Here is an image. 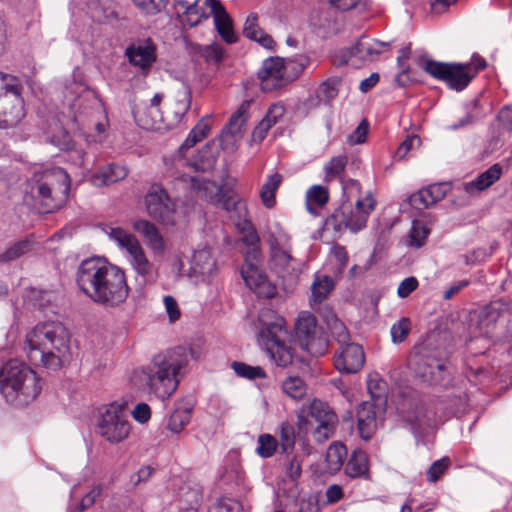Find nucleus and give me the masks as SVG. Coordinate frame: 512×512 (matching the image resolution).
Listing matches in <instances>:
<instances>
[{
	"label": "nucleus",
	"instance_id": "obj_1",
	"mask_svg": "<svg viewBox=\"0 0 512 512\" xmlns=\"http://www.w3.org/2000/svg\"><path fill=\"white\" fill-rule=\"evenodd\" d=\"M76 283L91 301L108 308L123 304L130 291L124 270L101 258L83 260Z\"/></svg>",
	"mask_w": 512,
	"mask_h": 512
},
{
	"label": "nucleus",
	"instance_id": "obj_2",
	"mask_svg": "<svg viewBox=\"0 0 512 512\" xmlns=\"http://www.w3.org/2000/svg\"><path fill=\"white\" fill-rule=\"evenodd\" d=\"M30 361L39 358L43 366L58 369L71 359L70 333L60 322H43L26 336Z\"/></svg>",
	"mask_w": 512,
	"mask_h": 512
},
{
	"label": "nucleus",
	"instance_id": "obj_3",
	"mask_svg": "<svg viewBox=\"0 0 512 512\" xmlns=\"http://www.w3.org/2000/svg\"><path fill=\"white\" fill-rule=\"evenodd\" d=\"M41 390V378L18 359L9 360L0 370V393L13 405H28L39 396Z\"/></svg>",
	"mask_w": 512,
	"mask_h": 512
},
{
	"label": "nucleus",
	"instance_id": "obj_4",
	"mask_svg": "<svg viewBox=\"0 0 512 512\" xmlns=\"http://www.w3.org/2000/svg\"><path fill=\"white\" fill-rule=\"evenodd\" d=\"M189 355H192L191 350L178 346L153 358L147 384L158 398H168L176 391L179 384L178 375L188 364Z\"/></svg>",
	"mask_w": 512,
	"mask_h": 512
},
{
	"label": "nucleus",
	"instance_id": "obj_5",
	"mask_svg": "<svg viewBox=\"0 0 512 512\" xmlns=\"http://www.w3.org/2000/svg\"><path fill=\"white\" fill-rule=\"evenodd\" d=\"M71 180L68 173L54 167L36 171L29 181L30 194L43 211L52 213L62 208L68 200Z\"/></svg>",
	"mask_w": 512,
	"mask_h": 512
},
{
	"label": "nucleus",
	"instance_id": "obj_6",
	"mask_svg": "<svg viewBox=\"0 0 512 512\" xmlns=\"http://www.w3.org/2000/svg\"><path fill=\"white\" fill-rule=\"evenodd\" d=\"M265 241L269 246L272 270L283 280H296L299 270L292 255L291 237L280 227H275L267 231Z\"/></svg>",
	"mask_w": 512,
	"mask_h": 512
},
{
	"label": "nucleus",
	"instance_id": "obj_7",
	"mask_svg": "<svg viewBox=\"0 0 512 512\" xmlns=\"http://www.w3.org/2000/svg\"><path fill=\"white\" fill-rule=\"evenodd\" d=\"M376 207V200L372 193H367L364 198H358L355 205L349 202H343L337 208L328 220V224L333 226L336 231L349 229L356 233L366 227L368 218Z\"/></svg>",
	"mask_w": 512,
	"mask_h": 512
},
{
	"label": "nucleus",
	"instance_id": "obj_8",
	"mask_svg": "<svg viewBox=\"0 0 512 512\" xmlns=\"http://www.w3.org/2000/svg\"><path fill=\"white\" fill-rule=\"evenodd\" d=\"M304 70V65L292 59L270 57L258 72L261 88L270 92L295 80Z\"/></svg>",
	"mask_w": 512,
	"mask_h": 512
},
{
	"label": "nucleus",
	"instance_id": "obj_9",
	"mask_svg": "<svg viewBox=\"0 0 512 512\" xmlns=\"http://www.w3.org/2000/svg\"><path fill=\"white\" fill-rule=\"evenodd\" d=\"M260 338L267 353L278 366L287 367L292 363L294 352L286 343L288 330L284 318L276 317L274 321L264 324L260 330Z\"/></svg>",
	"mask_w": 512,
	"mask_h": 512
},
{
	"label": "nucleus",
	"instance_id": "obj_10",
	"mask_svg": "<svg viewBox=\"0 0 512 512\" xmlns=\"http://www.w3.org/2000/svg\"><path fill=\"white\" fill-rule=\"evenodd\" d=\"M97 432L112 444L124 441L130 434L127 405L113 402L104 406L99 412Z\"/></svg>",
	"mask_w": 512,
	"mask_h": 512
},
{
	"label": "nucleus",
	"instance_id": "obj_11",
	"mask_svg": "<svg viewBox=\"0 0 512 512\" xmlns=\"http://www.w3.org/2000/svg\"><path fill=\"white\" fill-rule=\"evenodd\" d=\"M294 330L300 347L310 355L318 357L327 352V337L313 313L301 311L297 316Z\"/></svg>",
	"mask_w": 512,
	"mask_h": 512
},
{
	"label": "nucleus",
	"instance_id": "obj_12",
	"mask_svg": "<svg viewBox=\"0 0 512 512\" xmlns=\"http://www.w3.org/2000/svg\"><path fill=\"white\" fill-rule=\"evenodd\" d=\"M109 236L127 251L129 262L136 274L145 282H153L157 275L155 266L147 258L137 238L120 227L110 228Z\"/></svg>",
	"mask_w": 512,
	"mask_h": 512
},
{
	"label": "nucleus",
	"instance_id": "obj_13",
	"mask_svg": "<svg viewBox=\"0 0 512 512\" xmlns=\"http://www.w3.org/2000/svg\"><path fill=\"white\" fill-rule=\"evenodd\" d=\"M417 64L430 76L445 82L449 88L456 91H462L473 80L472 72H469L463 63H444L419 57Z\"/></svg>",
	"mask_w": 512,
	"mask_h": 512
},
{
	"label": "nucleus",
	"instance_id": "obj_14",
	"mask_svg": "<svg viewBox=\"0 0 512 512\" xmlns=\"http://www.w3.org/2000/svg\"><path fill=\"white\" fill-rule=\"evenodd\" d=\"M145 205L148 214L164 226H174L177 221L175 202L167 191L159 184L150 186L146 196Z\"/></svg>",
	"mask_w": 512,
	"mask_h": 512
},
{
	"label": "nucleus",
	"instance_id": "obj_15",
	"mask_svg": "<svg viewBox=\"0 0 512 512\" xmlns=\"http://www.w3.org/2000/svg\"><path fill=\"white\" fill-rule=\"evenodd\" d=\"M309 415L317 422L312 432L315 442L323 444L334 436L339 419L326 402L314 399L309 406Z\"/></svg>",
	"mask_w": 512,
	"mask_h": 512
},
{
	"label": "nucleus",
	"instance_id": "obj_16",
	"mask_svg": "<svg viewBox=\"0 0 512 512\" xmlns=\"http://www.w3.org/2000/svg\"><path fill=\"white\" fill-rule=\"evenodd\" d=\"M386 44L367 37H361L351 48L342 49L332 57L335 66H343L354 58L362 62L373 61L382 52Z\"/></svg>",
	"mask_w": 512,
	"mask_h": 512
},
{
	"label": "nucleus",
	"instance_id": "obj_17",
	"mask_svg": "<svg viewBox=\"0 0 512 512\" xmlns=\"http://www.w3.org/2000/svg\"><path fill=\"white\" fill-rule=\"evenodd\" d=\"M129 63L146 76L157 61V46L151 38L139 39L125 50Z\"/></svg>",
	"mask_w": 512,
	"mask_h": 512
},
{
	"label": "nucleus",
	"instance_id": "obj_18",
	"mask_svg": "<svg viewBox=\"0 0 512 512\" xmlns=\"http://www.w3.org/2000/svg\"><path fill=\"white\" fill-rule=\"evenodd\" d=\"M249 107L250 101H244L224 127L219 138L223 150L233 152L237 149L244 135L243 127L248 119Z\"/></svg>",
	"mask_w": 512,
	"mask_h": 512
},
{
	"label": "nucleus",
	"instance_id": "obj_19",
	"mask_svg": "<svg viewBox=\"0 0 512 512\" xmlns=\"http://www.w3.org/2000/svg\"><path fill=\"white\" fill-rule=\"evenodd\" d=\"M259 257V249L253 248L246 256V263L241 269V275L246 285L255 293L271 297L274 294V288L271 287L266 276L259 270L258 266L250 261V258L258 261Z\"/></svg>",
	"mask_w": 512,
	"mask_h": 512
},
{
	"label": "nucleus",
	"instance_id": "obj_20",
	"mask_svg": "<svg viewBox=\"0 0 512 512\" xmlns=\"http://www.w3.org/2000/svg\"><path fill=\"white\" fill-rule=\"evenodd\" d=\"M163 100L162 93H156L149 104L137 106L133 110L136 123L146 130H161L163 127V114L160 104Z\"/></svg>",
	"mask_w": 512,
	"mask_h": 512
},
{
	"label": "nucleus",
	"instance_id": "obj_21",
	"mask_svg": "<svg viewBox=\"0 0 512 512\" xmlns=\"http://www.w3.org/2000/svg\"><path fill=\"white\" fill-rule=\"evenodd\" d=\"M191 106V91L184 87L174 94L165 106L163 114L164 129L176 127L188 112Z\"/></svg>",
	"mask_w": 512,
	"mask_h": 512
},
{
	"label": "nucleus",
	"instance_id": "obj_22",
	"mask_svg": "<svg viewBox=\"0 0 512 512\" xmlns=\"http://www.w3.org/2000/svg\"><path fill=\"white\" fill-rule=\"evenodd\" d=\"M218 0H196L189 4L185 0H178L177 5L184 9L182 22L184 25L194 27L202 20L213 16Z\"/></svg>",
	"mask_w": 512,
	"mask_h": 512
},
{
	"label": "nucleus",
	"instance_id": "obj_23",
	"mask_svg": "<svg viewBox=\"0 0 512 512\" xmlns=\"http://www.w3.org/2000/svg\"><path fill=\"white\" fill-rule=\"evenodd\" d=\"M334 363L340 372L356 373L365 363L364 351L358 344H345L340 347V352L335 355Z\"/></svg>",
	"mask_w": 512,
	"mask_h": 512
},
{
	"label": "nucleus",
	"instance_id": "obj_24",
	"mask_svg": "<svg viewBox=\"0 0 512 512\" xmlns=\"http://www.w3.org/2000/svg\"><path fill=\"white\" fill-rule=\"evenodd\" d=\"M450 190L448 183H436L420 189L410 196V204L415 209H426L444 199Z\"/></svg>",
	"mask_w": 512,
	"mask_h": 512
},
{
	"label": "nucleus",
	"instance_id": "obj_25",
	"mask_svg": "<svg viewBox=\"0 0 512 512\" xmlns=\"http://www.w3.org/2000/svg\"><path fill=\"white\" fill-rule=\"evenodd\" d=\"M356 419L360 437L364 440L371 439L377 427L375 403L362 402L357 408Z\"/></svg>",
	"mask_w": 512,
	"mask_h": 512
},
{
	"label": "nucleus",
	"instance_id": "obj_26",
	"mask_svg": "<svg viewBox=\"0 0 512 512\" xmlns=\"http://www.w3.org/2000/svg\"><path fill=\"white\" fill-rule=\"evenodd\" d=\"M189 54L196 60L203 59L207 63L219 64L225 56L224 48L218 43L210 45H200L198 43H188Z\"/></svg>",
	"mask_w": 512,
	"mask_h": 512
},
{
	"label": "nucleus",
	"instance_id": "obj_27",
	"mask_svg": "<svg viewBox=\"0 0 512 512\" xmlns=\"http://www.w3.org/2000/svg\"><path fill=\"white\" fill-rule=\"evenodd\" d=\"M214 24L221 38L228 44L237 42L238 37L233 29V21L219 1L213 14Z\"/></svg>",
	"mask_w": 512,
	"mask_h": 512
},
{
	"label": "nucleus",
	"instance_id": "obj_28",
	"mask_svg": "<svg viewBox=\"0 0 512 512\" xmlns=\"http://www.w3.org/2000/svg\"><path fill=\"white\" fill-rule=\"evenodd\" d=\"M243 34L245 37L259 43L264 48L273 49L275 46L273 38L260 28L258 15L255 13L248 15L244 23Z\"/></svg>",
	"mask_w": 512,
	"mask_h": 512
},
{
	"label": "nucleus",
	"instance_id": "obj_29",
	"mask_svg": "<svg viewBox=\"0 0 512 512\" xmlns=\"http://www.w3.org/2000/svg\"><path fill=\"white\" fill-rule=\"evenodd\" d=\"M345 474L351 478H370L369 458L365 451L355 450L350 456L346 466Z\"/></svg>",
	"mask_w": 512,
	"mask_h": 512
},
{
	"label": "nucleus",
	"instance_id": "obj_30",
	"mask_svg": "<svg viewBox=\"0 0 512 512\" xmlns=\"http://www.w3.org/2000/svg\"><path fill=\"white\" fill-rule=\"evenodd\" d=\"M0 128L6 129L16 126L24 117V104L21 97H15L5 102L0 113Z\"/></svg>",
	"mask_w": 512,
	"mask_h": 512
},
{
	"label": "nucleus",
	"instance_id": "obj_31",
	"mask_svg": "<svg viewBox=\"0 0 512 512\" xmlns=\"http://www.w3.org/2000/svg\"><path fill=\"white\" fill-rule=\"evenodd\" d=\"M127 174L128 171L124 166L109 164L101 168L98 172H95L91 177V182L97 187L111 185L123 180Z\"/></svg>",
	"mask_w": 512,
	"mask_h": 512
},
{
	"label": "nucleus",
	"instance_id": "obj_32",
	"mask_svg": "<svg viewBox=\"0 0 512 512\" xmlns=\"http://www.w3.org/2000/svg\"><path fill=\"white\" fill-rule=\"evenodd\" d=\"M500 164H494L485 172L481 173L475 180L465 184V190L468 193L474 191H484L498 181L502 175Z\"/></svg>",
	"mask_w": 512,
	"mask_h": 512
},
{
	"label": "nucleus",
	"instance_id": "obj_33",
	"mask_svg": "<svg viewBox=\"0 0 512 512\" xmlns=\"http://www.w3.org/2000/svg\"><path fill=\"white\" fill-rule=\"evenodd\" d=\"M133 227L147 240L153 251L162 252L164 250L163 238L154 224L147 220H138Z\"/></svg>",
	"mask_w": 512,
	"mask_h": 512
},
{
	"label": "nucleus",
	"instance_id": "obj_34",
	"mask_svg": "<svg viewBox=\"0 0 512 512\" xmlns=\"http://www.w3.org/2000/svg\"><path fill=\"white\" fill-rule=\"evenodd\" d=\"M334 288L333 280L326 275L316 276L311 286L310 306L315 309L331 293Z\"/></svg>",
	"mask_w": 512,
	"mask_h": 512
},
{
	"label": "nucleus",
	"instance_id": "obj_35",
	"mask_svg": "<svg viewBox=\"0 0 512 512\" xmlns=\"http://www.w3.org/2000/svg\"><path fill=\"white\" fill-rule=\"evenodd\" d=\"M283 182V176L279 173H274L267 177L265 183L260 189V198L262 204L267 209H272L276 205V192Z\"/></svg>",
	"mask_w": 512,
	"mask_h": 512
},
{
	"label": "nucleus",
	"instance_id": "obj_36",
	"mask_svg": "<svg viewBox=\"0 0 512 512\" xmlns=\"http://www.w3.org/2000/svg\"><path fill=\"white\" fill-rule=\"evenodd\" d=\"M216 262L209 249H201L194 252L191 261V269L195 274L209 276L215 269Z\"/></svg>",
	"mask_w": 512,
	"mask_h": 512
},
{
	"label": "nucleus",
	"instance_id": "obj_37",
	"mask_svg": "<svg viewBox=\"0 0 512 512\" xmlns=\"http://www.w3.org/2000/svg\"><path fill=\"white\" fill-rule=\"evenodd\" d=\"M191 187L196 191L198 197L214 202L222 193V187L215 182L200 177L191 178Z\"/></svg>",
	"mask_w": 512,
	"mask_h": 512
},
{
	"label": "nucleus",
	"instance_id": "obj_38",
	"mask_svg": "<svg viewBox=\"0 0 512 512\" xmlns=\"http://www.w3.org/2000/svg\"><path fill=\"white\" fill-rule=\"evenodd\" d=\"M328 188L322 185H313L306 193V206L310 213L316 214L317 208H322L329 201Z\"/></svg>",
	"mask_w": 512,
	"mask_h": 512
},
{
	"label": "nucleus",
	"instance_id": "obj_39",
	"mask_svg": "<svg viewBox=\"0 0 512 512\" xmlns=\"http://www.w3.org/2000/svg\"><path fill=\"white\" fill-rule=\"evenodd\" d=\"M346 457L347 449L343 443L337 441L331 443L326 453L328 470L332 473L338 472L342 468Z\"/></svg>",
	"mask_w": 512,
	"mask_h": 512
},
{
	"label": "nucleus",
	"instance_id": "obj_40",
	"mask_svg": "<svg viewBox=\"0 0 512 512\" xmlns=\"http://www.w3.org/2000/svg\"><path fill=\"white\" fill-rule=\"evenodd\" d=\"M34 244L35 243L31 237H27L13 243L2 254H0V262L7 263L20 258L32 251Z\"/></svg>",
	"mask_w": 512,
	"mask_h": 512
},
{
	"label": "nucleus",
	"instance_id": "obj_41",
	"mask_svg": "<svg viewBox=\"0 0 512 512\" xmlns=\"http://www.w3.org/2000/svg\"><path fill=\"white\" fill-rule=\"evenodd\" d=\"M284 455L282 462L283 471L290 481L296 482L302 475L304 457L293 452L284 453Z\"/></svg>",
	"mask_w": 512,
	"mask_h": 512
},
{
	"label": "nucleus",
	"instance_id": "obj_42",
	"mask_svg": "<svg viewBox=\"0 0 512 512\" xmlns=\"http://www.w3.org/2000/svg\"><path fill=\"white\" fill-rule=\"evenodd\" d=\"M348 163L346 155L335 156L324 166V182L329 183L335 179L343 180L342 175Z\"/></svg>",
	"mask_w": 512,
	"mask_h": 512
},
{
	"label": "nucleus",
	"instance_id": "obj_43",
	"mask_svg": "<svg viewBox=\"0 0 512 512\" xmlns=\"http://www.w3.org/2000/svg\"><path fill=\"white\" fill-rule=\"evenodd\" d=\"M282 391L290 398L300 400L306 395L305 382L298 376H289L282 382Z\"/></svg>",
	"mask_w": 512,
	"mask_h": 512
},
{
	"label": "nucleus",
	"instance_id": "obj_44",
	"mask_svg": "<svg viewBox=\"0 0 512 512\" xmlns=\"http://www.w3.org/2000/svg\"><path fill=\"white\" fill-rule=\"evenodd\" d=\"M340 77H331L324 81L317 90V98L323 102H330L335 99L341 86Z\"/></svg>",
	"mask_w": 512,
	"mask_h": 512
},
{
	"label": "nucleus",
	"instance_id": "obj_45",
	"mask_svg": "<svg viewBox=\"0 0 512 512\" xmlns=\"http://www.w3.org/2000/svg\"><path fill=\"white\" fill-rule=\"evenodd\" d=\"M446 366L443 362L436 359H429L424 363V369L421 374L432 383H439L444 379Z\"/></svg>",
	"mask_w": 512,
	"mask_h": 512
},
{
	"label": "nucleus",
	"instance_id": "obj_46",
	"mask_svg": "<svg viewBox=\"0 0 512 512\" xmlns=\"http://www.w3.org/2000/svg\"><path fill=\"white\" fill-rule=\"evenodd\" d=\"M257 444L256 453L261 458H271L279 446L277 439L268 433L259 435Z\"/></svg>",
	"mask_w": 512,
	"mask_h": 512
},
{
	"label": "nucleus",
	"instance_id": "obj_47",
	"mask_svg": "<svg viewBox=\"0 0 512 512\" xmlns=\"http://www.w3.org/2000/svg\"><path fill=\"white\" fill-rule=\"evenodd\" d=\"M231 367L239 377L249 380L265 378L267 376L265 370L260 366H251L235 361L231 364Z\"/></svg>",
	"mask_w": 512,
	"mask_h": 512
},
{
	"label": "nucleus",
	"instance_id": "obj_48",
	"mask_svg": "<svg viewBox=\"0 0 512 512\" xmlns=\"http://www.w3.org/2000/svg\"><path fill=\"white\" fill-rule=\"evenodd\" d=\"M428 234L429 229L422 222L414 221L408 234V245L420 248L424 245Z\"/></svg>",
	"mask_w": 512,
	"mask_h": 512
},
{
	"label": "nucleus",
	"instance_id": "obj_49",
	"mask_svg": "<svg viewBox=\"0 0 512 512\" xmlns=\"http://www.w3.org/2000/svg\"><path fill=\"white\" fill-rule=\"evenodd\" d=\"M209 131V123L206 120L199 121L198 124L190 131L181 148H191L195 146L198 142L207 137Z\"/></svg>",
	"mask_w": 512,
	"mask_h": 512
},
{
	"label": "nucleus",
	"instance_id": "obj_50",
	"mask_svg": "<svg viewBox=\"0 0 512 512\" xmlns=\"http://www.w3.org/2000/svg\"><path fill=\"white\" fill-rule=\"evenodd\" d=\"M296 441V434L294 427L288 422L281 424L280 428V447L282 453H289L294 451Z\"/></svg>",
	"mask_w": 512,
	"mask_h": 512
},
{
	"label": "nucleus",
	"instance_id": "obj_51",
	"mask_svg": "<svg viewBox=\"0 0 512 512\" xmlns=\"http://www.w3.org/2000/svg\"><path fill=\"white\" fill-rule=\"evenodd\" d=\"M133 4L146 15H156L162 12L169 0H132Z\"/></svg>",
	"mask_w": 512,
	"mask_h": 512
},
{
	"label": "nucleus",
	"instance_id": "obj_52",
	"mask_svg": "<svg viewBox=\"0 0 512 512\" xmlns=\"http://www.w3.org/2000/svg\"><path fill=\"white\" fill-rule=\"evenodd\" d=\"M332 337L338 342L340 347L350 343V334L345 324L338 318H334L329 322Z\"/></svg>",
	"mask_w": 512,
	"mask_h": 512
},
{
	"label": "nucleus",
	"instance_id": "obj_53",
	"mask_svg": "<svg viewBox=\"0 0 512 512\" xmlns=\"http://www.w3.org/2000/svg\"><path fill=\"white\" fill-rule=\"evenodd\" d=\"M191 419V414L187 409L184 410H175L168 422V428L175 433L180 432Z\"/></svg>",
	"mask_w": 512,
	"mask_h": 512
},
{
	"label": "nucleus",
	"instance_id": "obj_54",
	"mask_svg": "<svg viewBox=\"0 0 512 512\" xmlns=\"http://www.w3.org/2000/svg\"><path fill=\"white\" fill-rule=\"evenodd\" d=\"M411 330V321L409 318L403 317L391 328V337L393 342L400 343L404 341Z\"/></svg>",
	"mask_w": 512,
	"mask_h": 512
},
{
	"label": "nucleus",
	"instance_id": "obj_55",
	"mask_svg": "<svg viewBox=\"0 0 512 512\" xmlns=\"http://www.w3.org/2000/svg\"><path fill=\"white\" fill-rule=\"evenodd\" d=\"M451 461L448 457H443L435 461L427 471V479L430 482L438 481L442 475L448 470Z\"/></svg>",
	"mask_w": 512,
	"mask_h": 512
},
{
	"label": "nucleus",
	"instance_id": "obj_56",
	"mask_svg": "<svg viewBox=\"0 0 512 512\" xmlns=\"http://www.w3.org/2000/svg\"><path fill=\"white\" fill-rule=\"evenodd\" d=\"M0 82L2 83V89L5 90V94L11 93L14 98L20 97L21 85L17 78L0 72Z\"/></svg>",
	"mask_w": 512,
	"mask_h": 512
},
{
	"label": "nucleus",
	"instance_id": "obj_57",
	"mask_svg": "<svg viewBox=\"0 0 512 512\" xmlns=\"http://www.w3.org/2000/svg\"><path fill=\"white\" fill-rule=\"evenodd\" d=\"M421 145V140L417 135L408 136L398 147L396 151V157L398 159H404L409 151L418 148Z\"/></svg>",
	"mask_w": 512,
	"mask_h": 512
},
{
	"label": "nucleus",
	"instance_id": "obj_58",
	"mask_svg": "<svg viewBox=\"0 0 512 512\" xmlns=\"http://www.w3.org/2000/svg\"><path fill=\"white\" fill-rule=\"evenodd\" d=\"M369 131V123L366 119H363L354 132L349 136L348 142L350 144H361L366 141L367 134Z\"/></svg>",
	"mask_w": 512,
	"mask_h": 512
},
{
	"label": "nucleus",
	"instance_id": "obj_59",
	"mask_svg": "<svg viewBox=\"0 0 512 512\" xmlns=\"http://www.w3.org/2000/svg\"><path fill=\"white\" fill-rule=\"evenodd\" d=\"M101 494V488L99 486H96L92 488L81 500L80 504L71 512H83L84 510L91 507L94 503L97 497H99Z\"/></svg>",
	"mask_w": 512,
	"mask_h": 512
},
{
	"label": "nucleus",
	"instance_id": "obj_60",
	"mask_svg": "<svg viewBox=\"0 0 512 512\" xmlns=\"http://www.w3.org/2000/svg\"><path fill=\"white\" fill-rule=\"evenodd\" d=\"M419 285L418 280L411 276L408 278H405L398 286L397 294L400 298L404 299L407 298L413 291L417 289Z\"/></svg>",
	"mask_w": 512,
	"mask_h": 512
},
{
	"label": "nucleus",
	"instance_id": "obj_61",
	"mask_svg": "<svg viewBox=\"0 0 512 512\" xmlns=\"http://www.w3.org/2000/svg\"><path fill=\"white\" fill-rule=\"evenodd\" d=\"M163 302H164L165 309L168 314L169 320L171 322H175V321L179 320V318L181 316V312H180L178 303L175 300V298L170 295H167L164 297Z\"/></svg>",
	"mask_w": 512,
	"mask_h": 512
},
{
	"label": "nucleus",
	"instance_id": "obj_62",
	"mask_svg": "<svg viewBox=\"0 0 512 512\" xmlns=\"http://www.w3.org/2000/svg\"><path fill=\"white\" fill-rule=\"evenodd\" d=\"M285 114V107L281 103H275L271 105L264 117L268 120L269 124L273 127Z\"/></svg>",
	"mask_w": 512,
	"mask_h": 512
},
{
	"label": "nucleus",
	"instance_id": "obj_63",
	"mask_svg": "<svg viewBox=\"0 0 512 512\" xmlns=\"http://www.w3.org/2000/svg\"><path fill=\"white\" fill-rule=\"evenodd\" d=\"M469 72H472L473 79L476 75L487 67V62L478 54H474L471 60L467 63H463Z\"/></svg>",
	"mask_w": 512,
	"mask_h": 512
},
{
	"label": "nucleus",
	"instance_id": "obj_64",
	"mask_svg": "<svg viewBox=\"0 0 512 512\" xmlns=\"http://www.w3.org/2000/svg\"><path fill=\"white\" fill-rule=\"evenodd\" d=\"M132 415L137 422L144 424L148 422L151 417V409L148 404L139 403L133 409Z\"/></svg>",
	"mask_w": 512,
	"mask_h": 512
}]
</instances>
